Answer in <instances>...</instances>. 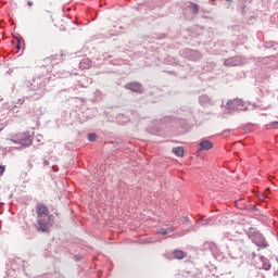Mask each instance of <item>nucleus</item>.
I'll use <instances>...</instances> for the list:
<instances>
[{
	"instance_id": "obj_1",
	"label": "nucleus",
	"mask_w": 278,
	"mask_h": 278,
	"mask_svg": "<svg viewBox=\"0 0 278 278\" xmlns=\"http://www.w3.org/2000/svg\"><path fill=\"white\" fill-rule=\"evenodd\" d=\"M37 214V229L39 231H47L51 227V215L49 214V208L45 204L36 205Z\"/></svg>"
},
{
	"instance_id": "obj_2",
	"label": "nucleus",
	"mask_w": 278,
	"mask_h": 278,
	"mask_svg": "<svg viewBox=\"0 0 278 278\" xmlns=\"http://www.w3.org/2000/svg\"><path fill=\"white\" fill-rule=\"evenodd\" d=\"M228 112H231V110H239V111H247L248 106L244 101L240 99L229 100L227 102Z\"/></svg>"
},
{
	"instance_id": "obj_3",
	"label": "nucleus",
	"mask_w": 278,
	"mask_h": 278,
	"mask_svg": "<svg viewBox=\"0 0 278 278\" xmlns=\"http://www.w3.org/2000/svg\"><path fill=\"white\" fill-rule=\"evenodd\" d=\"M252 242L262 249H266V247H268L266 239H264V236H262L260 232H256L252 236Z\"/></svg>"
},
{
	"instance_id": "obj_4",
	"label": "nucleus",
	"mask_w": 278,
	"mask_h": 278,
	"mask_svg": "<svg viewBox=\"0 0 278 278\" xmlns=\"http://www.w3.org/2000/svg\"><path fill=\"white\" fill-rule=\"evenodd\" d=\"M225 66H240L242 64V60L240 56H233L224 62Z\"/></svg>"
},
{
	"instance_id": "obj_5",
	"label": "nucleus",
	"mask_w": 278,
	"mask_h": 278,
	"mask_svg": "<svg viewBox=\"0 0 278 278\" xmlns=\"http://www.w3.org/2000/svg\"><path fill=\"white\" fill-rule=\"evenodd\" d=\"M127 90H131L132 92H142V85L138 83H130L126 85Z\"/></svg>"
},
{
	"instance_id": "obj_6",
	"label": "nucleus",
	"mask_w": 278,
	"mask_h": 278,
	"mask_svg": "<svg viewBox=\"0 0 278 278\" xmlns=\"http://www.w3.org/2000/svg\"><path fill=\"white\" fill-rule=\"evenodd\" d=\"M213 147L214 144L210 140L203 139L200 142V151H210Z\"/></svg>"
},
{
	"instance_id": "obj_7",
	"label": "nucleus",
	"mask_w": 278,
	"mask_h": 278,
	"mask_svg": "<svg viewBox=\"0 0 278 278\" xmlns=\"http://www.w3.org/2000/svg\"><path fill=\"white\" fill-rule=\"evenodd\" d=\"M200 104L203 105L204 108H207V105H214L210 98L207 96H201L200 99Z\"/></svg>"
},
{
	"instance_id": "obj_8",
	"label": "nucleus",
	"mask_w": 278,
	"mask_h": 278,
	"mask_svg": "<svg viewBox=\"0 0 278 278\" xmlns=\"http://www.w3.org/2000/svg\"><path fill=\"white\" fill-rule=\"evenodd\" d=\"M174 257L175 260H185V257H188V254L181 250H175Z\"/></svg>"
},
{
	"instance_id": "obj_9",
	"label": "nucleus",
	"mask_w": 278,
	"mask_h": 278,
	"mask_svg": "<svg viewBox=\"0 0 278 278\" xmlns=\"http://www.w3.org/2000/svg\"><path fill=\"white\" fill-rule=\"evenodd\" d=\"M172 152L178 157H184V148L181 147L173 148Z\"/></svg>"
},
{
	"instance_id": "obj_10",
	"label": "nucleus",
	"mask_w": 278,
	"mask_h": 278,
	"mask_svg": "<svg viewBox=\"0 0 278 278\" xmlns=\"http://www.w3.org/2000/svg\"><path fill=\"white\" fill-rule=\"evenodd\" d=\"M173 231H175L174 227H169V228H161L159 233H161V236H168V233H173Z\"/></svg>"
},
{
	"instance_id": "obj_11",
	"label": "nucleus",
	"mask_w": 278,
	"mask_h": 278,
	"mask_svg": "<svg viewBox=\"0 0 278 278\" xmlns=\"http://www.w3.org/2000/svg\"><path fill=\"white\" fill-rule=\"evenodd\" d=\"M80 66L84 68H90V66H92V61L85 59L80 62Z\"/></svg>"
},
{
	"instance_id": "obj_12",
	"label": "nucleus",
	"mask_w": 278,
	"mask_h": 278,
	"mask_svg": "<svg viewBox=\"0 0 278 278\" xmlns=\"http://www.w3.org/2000/svg\"><path fill=\"white\" fill-rule=\"evenodd\" d=\"M189 10L192 12V14H199V4L190 3Z\"/></svg>"
},
{
	"instance_id": "obj_13",
	"label": "nucleus",
	"mask_w": 278,
	"mask_h": 278,
	"mask_svg": "<svg viewBox=\"0 0 278 278\" xmlns=\"http://www.w3.org/2000/svg\"><path fill=\"white\" fill-rule=\"evenodd\" d=\"M21 144H22V147H30L31 140L29 138L22 139Z\"/></svg>"
},
{
	"instance_id": "obj_14",
	"label": "nucleus",
	"mask_w": 278,
	"mask_h": 278,
	"mask_svg": "<svg viewBox=\"0 0 278 278\" xmlns=\"http://www.w3.org/2000/svg\"><path fill=\"white\" fill-rule=\"evenodd\" d=\"M88 140H89L90 142H94V140H97V135H96V134H89V135H88Z\"/></svg>"
},
{
	"instance_id": "obj_15",
	"label": "nucleus",
	"mask_w": 278,
	"mask_h": 278,
	"mask_svg": "<svg viewBox=\"0 0 278 278\" xmlns=\"http://www.w3.org/2000/svg\"><path fill=\"white\" fill-rule=\"evenodd\" d=\"M264 270H270V263H263Z\"/></svg>"
},
{
	"instance_id": "obj_16",
	"label": "nucleus",
	"mask_w": 278,
	"mask_h": 278,
	"mask_svg": "<svg viewBox=\"0 0 278 278\" xmlns=\"http://www.w3.org/2000/svg\"><path fill=\"white\" fill-rule=\"evenodd\" d=\"M3 173H5V167L4 166H0V175H2Z\"/></svg>"
},
{
	"instance_id": "obj_17",
	"label": "nucleus",
	"mask_w": 278,
	"mask_h": 278,
	"mask_svg": "<svg viewBox=\"0 0 278 278\" xmlns=\"http://www.w3.org/2000/svg\"><path fill=\"white\" fill-rule=\"evenodd\" d=\"M27 5H29V8H31V5H34V2L28 1V2H27Z\"/></svg>"
},
{
	"instance_id": "obj_18",
	"label": "nucleus",
	"mask_w": 278,
	"mask_h": 278,
	"mask_svg": "<svg viewBox=\"0 0 278 278\" xmlns=\"http://www.w3.org/2000/svg\"><path fill=\"white\" fill-rule=\"evenodd\" d=\"M225 1H226L227 5H228V8H229V5H230V3H231V0H225Z\"/></svg>"
},
{
	"instance_id": "obj_19",
	"label": "nucleus",
	"mask_w": 278,
	"mask_h": 278,
	"mask_svg": "<svg viewBox=\"0 0 278 278\" xmlns=\"http://www.w3.org/2000/svg\"><path fill=\"white\" fill-rule=\"evenodd\" d=\"M43 164H45L46 166H49V161H45Z\"/></svg>"
},
{
	"instance_id": "obj_20",
	"label": "nucleus",
	"mask_w": 278,
	"mask_h": 278,
	"mask_svg": "<svg viewBox=\"0 0 278 278\" xmlns=\"http://www.w3.org/2000/svg\"><path fill=\"white\" fill-rule=\"evenodd\" d=\"M186 233H188V231H184V232L180 233L179 236H186Z\"/></svg>"
},
{
	"instance_id": "obj_21",
	"label": "nucleus",
	"mask_w": 278,
	"mask_h": 278,
	"mask_svg": "<svg viewBox=\"0 0 278 278\" xmlns=\"http://www.w3.org/2000/svg\"><path fill=\"white\" fill-rule=\"evenodd\" d=\"M274 127H278V122H275V123H274Z\"/></svg>"
},
{
	"instance_id": "obj_22",
	"label": "nucleus",
	"mask_w": 278,
	"mask_h": 278,
	"mask_svg": "<svg viewBox=\"0 0 278 278\" xmlns=\"http://www.w3.org/2000/svg\"><path fill=\"white\" fill-rule=\"evenodd\" d=\"M11 142H16V141H14V140H11Z\"/></svg>"
}]
</instances>
